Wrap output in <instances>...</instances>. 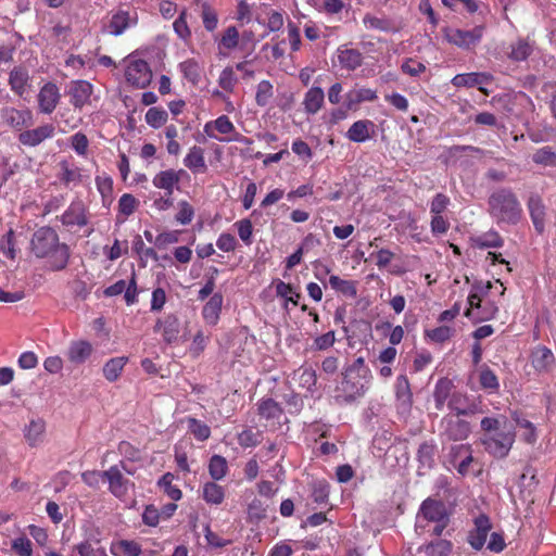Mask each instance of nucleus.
Here are the masks:
<instances>
[{"mask_svg": "<svg viewBox=\"0 0 556 556\" xmlns=\"http://www.w3.org/2000/svg\"><path fill=\"white\" fill-rule=\"evenodd\" d=\"M481 429L485 432L481 443L485 451L497 458H504L509 453L515 442V431L506 416L484 417L481 420Z\"/></svg>", "mask_w": 556, "mask_h": 556, "instance_id": "1", "label": "nucleus"}, {"mask_svg": "<svg viewBox=\"0 0 556 556\" xmlns=\"http://www.w3.org/2000/svg\"><path fill=\"white\" fill-rule=\"evenodd\" d=\"M31 251L37 257H49L53 270L64 269L68 263L70 249L59 242L58 233L50 227H41L31 238Z\"/></svg>", "mask_w": 556, "mask_h": 556, "instance_id": "2", "label": "nucleus"}, {"mask_svg": "<svg viewBox=\"0 0 556 556\" xmlns=\"http://www.w3.org/2000/svg\"><path fill=\"white\" fill-rule=\"evenodd\" d=\"M490 214L497 223L517 224L522 208L516 194L506 188L494 191L489 198Z\"/></svg>", "mask_w": 556, "mask_h": 556, "instance_id": "3", "label": "nucleus"}, {"mask_svg": "<svg viewBox=\"0 0 556 556\" xmlns=\"http://www.w3.org/2000/svg\"><path fill=\"white\" fill-rule=\"evenodd\" d=\"M342 380L336 388L334 399L339 404H351L362 397L367 390V382H362V378L350 374H342Z\"/></svg>", "mask_w": 556, "mask_h": 556, "instance_id": "4", "label": "nucleus"}, {"mask_svg": "<svg viewBox=\"0 0 556 556\" xmlns=\"http://www.w3.org/2000/svg\"><path fill=\"white\" fill-rule=\"evenodd\" d=\"M471 432L470 424L457 415L447 414L440 422V437L445 441H464Z\"/></svg>", "mask_w": 556, "mask_h": 556, "instance_id": "5", "label": "nucleus"}, {"mask_svg": "<svg viewBox=\"0 0 556 556\" xmlns=\"http://www.w3.org/2000/svg\"><path fill=\"white\" fill-rule=\"evenodd\" d=\"M484 26L478 25L470 30L464 29H446L445 38L462 49H470L478 45L483 36Z\"/></svg>", "mask_w": 556, "mask_h": 556, "instance_id": "6", "label": "nucleus"}, {"mask_svg": "<svg viewBox=\"0 0 556 556\" xmlns=\"http://www.w3.org/2000/svg\"><path fill=\"white\" fill-rule=\"evenodd\" d=\"M103 477L109 483L110 492L118 498L125 497L129 489L134 486V483L124 477L118 466H112L108 470H104Z\"/></svg>", "mask_w": 556, "mask_h": 556, "instance_id": "7", "label": "nucleus"}, {"mask_svg": "<svg viewBox=\"0 0 556 556\" xmlns=\"http://www.w3.org/2000/svg\"><path fill=\"white\" fill-rule=\"evenodd\" d=\"M126 80L139 88H146L152 78L149 64L143 60H136L128 64L125 72Z\"/></svg>", "mask_w": 556, "mask_h": 556, "instance_id": "8", "label": "nucleus"}, {"mask_svg": "<svg viewBox=\"0 0 556 556\" xmlns=\"http://www.w3.org/2000/svg\"><path fill=\"white\" fill-rule=\"evenodd\" d=\"M492 81L493 76L490 73L458 74L452 79V84L455 87H478V89L485 96H489L490 91L483 86Z\"/></svg>", "mask_w": 556, "mask_h": 556, "instance_id": "9", "label": "nucleus"}, {"mask_svg": "<svg viewBox=\"0 0 556 556\" xmlns=\"http://www.w3.org/2000/svg\"><path fill=\"white\" fill-rule=\"evenodd\" d=\"M418 514L429 522L450 520L446 505L432 497H427L421 503Z\"/></svg>", "mask_w": 556, "mask_h": 556, "instance_id": "10", "label": "nucleus"}, {"mask_svg": "<svg viewBox=\"0 0 556 556\" xmlns=\"http://www.w3.org/2000/svg\"><path fill=\"white\" fill-rule=\"evenodd\" d=\"M491 528L492 525L486 515L482 514L475 519V529L468 534V543L473 549L480 551L483 547Z\"/></svg>", "mask_w": 556, "mask_h": 556, "instance_id": "11", "label": "nucleus"}, {"mask_svg": "<svg viewBox=\"0 0 556 556\" xmlns=\"http://www.w3.org/2000/svg\"><path fill=\"white\" fill-rule=\"evenodd\" d=\"M61 94L59 88L53 83L45 84L38 93L39 109L45 114H50L56 108Z\"/></svg>", "mask_w": 556, "mask_h": 556, "instance_id": "12", "label": "nucleus"}, {"mask_svg": "<svg viewBox=\"0 0 556 556\" xmlns=\"http://www.w3.org/2000/svg\"><path fill=\"white\" fill-rule=\"evenodd\" d=\"M54 129L52 124H46L35 129L21 132L18 140L24 146L36 147L46 139L51 138L54 135Z\"/></svg>", "mask_w": 556, "mask_h": 556, "instance_id": "13", "label": "nucleus"}, {"mask_svg": "<svg viewBox=\"0 0 556 556\" xmlns=\"http://www.w3.org/2000/svg\"><path fill=\"white\" fill-rule=\"evenodd\" d=\"M186 174L184 169H166L162 170L153 177V186L165 190L166 195H172L174 187L179 184L181 176Z\"/></svg>", "mask_w": 556, "mask_h": 556, "instance_id": "14", "label": "nucleus"}, {"mask_svg": "<svg viewBox=\"0 0 556 556\" xmlns=\"http://www.w3.org/2000/svg\"><path fill=\"white\" fill-rule=\"evenodd\" d=\"M93 348L90 342L85 340L73 341L66 351V358L73 365H81L90 357Z\"/></svg>", "mask_w": 556, "mask_h": 556, "instance_id": "15", "label": "nucleus"}, {"mask_svg": "<svg viewBox=\"0 0 556 556\" xmlns=\"http://www.w3.org/2000/svg\"><path fill=\"white\" fill-rule=\"evenodd\" d=\"M71 103L75 109H81L86 103L89 102L92 93V86L86 80H76L71 84L70 87Z\"/></svg>", "mask_w": 556, "mask_h": 556, "instance_id": "16", "label": "nucleus"}, {"mask_svg": "<svg viewBox=\"0 0 556 556\" xmlns=\"http://www.w3.org/2000/svg\"><path fill=\"white\" fill-rule=\"evenodd\" d=\"M61 222L67 227L87 225L85 206L81 202H73L61 216Z\"/></svg>", "mask_w": 556, "mask_h": 556, "instance_id": "17", "label": "nucleus"}, {"mask_svg": "<svg viewBox=\"0 0 556 556\" xmlns=\"http://www.w3.org/2000/svg\"><path fill=\"white\" fill-rule=\"evenodd\" d=\"M528 208L535 230L542 233L545 227V206L542 199L539 195H531L528 201Z\"/></svg>", "mask_w": 556, "mask_h": 556, "instance_id": "18", "label": "nucleus"}, {"mask_svg": "<svg viewBox=\"0 0 556 556\" xmlns=\"http://www.w3.org/2000/svg\"><path fill=\"white\" fill-rule=\"evenodd\" d=\"M1 117L3 122L9 126L20 128L29 124V121L31 119V113L28 110L4 108L1 110Z\"/></svg>", "mask_w": 556, "mask_h": 556, "instance_id": "19", "label": "nucleus"}, {"mask_svg": "<svg viewBox=\"0 0 556 556\" xmlns=\"http://www.w3.org/2000/svg\"><path fill=\"white\" fill-rule=\"evenodd\" d=\"M28 83L29 74L25 67L16 66L10 72L9 85L16 94L23 96L26 92Z\"/></svg>", "mask_w": 556, "mask_h": 556, "instance_id": "20", "label": "nucleus"}, {"mask_svg": "<svg viewBox=\"0 0 556 556\" xmlns=\"http://www.w3.org/2000/svg\"><path fill=\"white\" fill-rule=\"evenodd\" d=\"M223 306V295L214 293L203 307L202 315L206 324L216 325Z\"/></svg>", "mask_w": 556, "mask_h": 556, "instance_id": "21", "label": "nucleus"}, {"mask_svg": "<svg viewBox=\"0 0 556 556\" xmlns=\"http://www.w3.org/2000/svg\"><path fill=\"white\" fill-rule=\"evenodd\" d=\"M162 329V336L167 343H173L179 336V320L175 315H168L164 320H159L155 330Z\"/></svg>", "mask_w": 556, "mask_h": 556, "instance_id": "22", "label": "nucleus"}, {"mask_svg": "<svg viewBox=\"0 0 556 556\" xmlns=\"http://www.w3.org/2000/svg\"><path fill=\"white\" fill-rule=\"evenodd\" d=\"M59 173L58 178L62 184L68 186L70 184H77L81 180L80 169L73 163L63 160L58 164Z\"/></svg>", "mask_w": 556, "mask_h": 556, "instance_id": "23", "label": "nucleus"}, {"mask_svg": "<svg viewBox=\"0 0 556 556\" xmlns=\"http://www.w3.org/2000/svg\"><path fill=\"white\" fill-rule=\"evenodd\" d=\"M185 165L194 174L205 173L207 166L204 160L203 149L200 147H192L184 160Z\"/></svg>", "mask_w": 556, "mask_h": 556, "instance_id": "24", "label": "nucleus"}, {"mask_svg": "<svg viewBox=\"0 0 556 556\" xmlns=\"http://www.w3.org/2000/svg\"><path fill=\"white\" fill-rule=\"evenodd\" d=\"M46 431V422L38 418L30 420L29 425L25 428V439L29 446L34 447L40 444L43 440Z\"/></svg>", "mask_w": 556, "mask_h": 556, "instance_id": "25", "label": "nucleus"}, {"mask_svg": "<svg viewBox=\"0 0 556 556\" xmlns=\"http://www.w3.org/2000/svg\"><path fill=\"white\" fill-rule=\"evenodd\" d=\"M374 127V123L368 119H362L353 123L348 130V138L354 142H364L370 138L369 129Z\"/></svg>", "mask_w": 556, "mask_h": 556, "instance_id": "26", "label": "nucleus"}, {"mask_svg": "<svg viewBox=\"0 0 556 556\" xmlns=\"http://www.w3.org/2000/svg\"><path fill=\"white\" fill-rule=\"evenodd\" d=\"M325 93L320 87H312L305 93L303 105L308 114L317 113L324 103Z\"/></svg>", "mask_w": 556, "mask_h": 556, "instance_id": "27", "label": "nucleus"}, {"mask_svg": "<svg viewBox=\"0 0 556 556\" xmlns=\"http://www.w3.org/2000/svg\"><path fill=\"white\" fill-rule=\"evenodd\" d=\"M339 63L342 67L354 71L363 63V55L356 49H339Z\"/></svg>", "mask_w": 556, "mask_h": 556, "instance_id": "28", "label": "nucleus"}, {"mask_svg": "<svg viewBox=\"0 0 556 556\" xmlns=\"http://www.w3.org/2000/svg\"><path fill=\"white\" fill-rule=\"evenodd\" d=\"M453 544L448 540H435L418 548L419 553L428 556H450Z\"/></svg>", "mask_w": 556, "mask_h": 556, "instance_id": "29", "label": "nucleus"}, {"mask_svg": "<svg viewBox=\"0 0 556 556\" xmlns=\"http://www.w3.org/2000/svg\"><path fill=\"white\" fill-rule=\"evenodd\" d=\"M376 99V91L369 88L353 89L345 94L348 109H352L364 101H374Z\"/></svg>", "mask_w": 556, "mask_h": 556, "instance_id": "30", "label": "nucleus"}, {"mask_svg": "<svg viewBox=\"0 0 556 556\" xmlns=\"http://www.w3.org/2000/svg\"><path fill=\"white\" fill-rule=\"evenodd\" d=\"M531 359L536 370H546L555 361L552 351L545 346H538L532 352Z\"/></svg>", "mask_w": 556, "mask_h": 556, "instance_id": "31", "label": "nucleus"}, {"mask_svg": "<svg viewBox=\"0 0 556 556\" xmlns=\"http://www.w3.org/2000/svg\"><path fill=\"white\" fill-rule=\"evenodd\" d=\"M453 382L447 378H441L434 388L433 397L435 402V408L441 410L448 397H451V391Z\"/></svg>", "mask_w": 556, "mask_h": 556, "instance_id": "32", "label": "nucleus"}, {"mask_svg": "<svg viewBox=\"0 0 556 556\" xmlns=\"http://www.w3.org/2000/svg\"><path fill=\"white\" fill-rule=\"evenodd\" d=\"M467 399L459 394L454 393L450 397V401L447 403V407L453 412V415L460 416H468L475 414V406L466 404Z\"/></svg>", "mask_w": 556, "mask_h": 556, "instance_id": "33", "label": "nucleus"}, {"mask_svg": "<svg viewBox=\"0 0 556 556\" xmlns=\"http://www.w3.org/2000/svg\"><path fill=\"white\" fill-rule=\"evenodd\" d=\"M282 413L280 405L273 399L263 400L258 404V414L267 420L279 419Z\"/></svg>", "mask_w": 556, "mask_h": 556, "instance_id": "34", "label": "nucleus"}, {"mask_svg": "<svg viewBox=\"0 0 556 556\" xmlns=\"http://www.w3.org/2000/svg\"><path fill=\"white\" fill-rule=\"evenodd\" d=\"M126 363L127 357H114L108 361L103 366L105 379L111 382L117 380Z\"/></svg>", "mask_w": 556, "mask_h": 556, "instance_id": "35", "label": "nucleus"}, {"mask_svg": "<svg viewBox=\"0 0 556 556\" xmlns=\"http://www.w3.org/2000/svg\"><path fill=\"white\" fill-rule=\"evenodd\" d=\"M329 285L332 289L341 292L346 296L355 298L357 294L355 282L352 280H344L339 276L331 275L329 278Z\"/></svg>", "mask_w": 556, "mask_h": 556, "instance_id": "36", "label": "nucleus"}, {"mask_svg": "<svg viewBox=\"0 0 556 556\" xmlns=\"http://www.w3.org/2000/svg\"><path fill=\"white\" fill-rule=\"evenodd\" d=\"M129 13L126 11H118L112 16L109 25L110 34L114 36L121 35L129 26Z\"/></svg>", "mask_w": 556, "mask_h": 556, "instance_id": "37", "label": "nucleus"}, {"mask_svg": "<svg viewBox=\"0 0 556 556\" xmlns=\"http://www.w3.org/2000/svg\"><path fill=\"white\" fill-rule=\"evenodd\" d=\"M395 393L399 401H401L404 405L412 404V391L409 381L406 376H399L395 383Z\"/></svg>", "mask_w": 556, "mask_h": 556, "instance_id": "38", "label": "nucleus"}, {"mask_svg": "<svg viewBox=\"0 0 556 556\" xmlns=\"http://www.w3.org/2000/svg\"><path fill=\"white\" fill-rule=\"evenodd\" d=\"M532 46L528 41L519 39L516 43L511 45L508 58L516 62L525 61L532 53Z\"/></svg>", "mask_w": 556, "mask_h": 556, "instance_id": "39", "label": "nucleus"}, {"mask_svg": "<svg viewBox=\"0 0 556 556\" xmlns=\"http://www.w3.org/2000/svg\"><path fill=\"white\" fill-rule=\"evenodd\" d=\"M203 497L207 503L220 504L224 500V490L215 482H207L203 488Z\"/></svg>", "mask_w": 556, "mask_h": 556, "instance_id": "40", "label": "nucleus"}, {"mask_svg": "<svg viewBox=\"0 0 556 556\" xmlns=\"http://www.w3.org/2000/svg\"><path fill=\"white\" fill-rule=\"evenodd\" d=\"M180 70L186 79H188L193 85H197L201 77V68L198 62L194 60H187L180 63Z\"/></svg>", "mask_w": 556, "mask_h": 556, "instance_id": "41", "label": "nucleus"}, {"mask_svg": "<svg viewBox=\"0 0 556 556\" xmlns=\"http://www.w3.org/2000/svg\"><path fill=\"white\" fill-rule=\"evenodd\" d=\"M479 382L482 389L497 391L500 388L496 375L486 366L481 367Z\"/></svg>", "mask_w": 556, "mask_h": 556, "instance_id": "42", "label": "nucleus"}, {"mask_svg": "<svg viewBox=\"0 0 556 556\" xmlns=\"http://www.w3.org/2000/svg\"><path fill=\"white\" fill-rule=\"evenodd\" d=\"M417 457L422 467L431 468L434 465V445L424 442L419 445Z\"/></svg>", "mask_w": 556, "mask_h": 556, "instance_id": "43", "label": "nucleus"}, {"mask_svg": "<svg viewBox=\"0 0 556 556\" xmlns=\"http://www.w3.org/2000/svg\"><path fill=\"white\" fill-rule=\"evenodd\" d=\"M168 114L165 110L160 108H150L146 113V122L153 128H160L167 121Z\"/></svg>", "mask_w": 556, "mask_h": 556, "instance_id": "44", "label": "nucleus"}, {"mask_svg": "<svg viewBox=\"0 0 556 556\" xmlns=\"http://www.w3.org/2000/svg\"><path fill=\"white\" fill-rule=\"evenodd\" d=\"M208 471L214 480H220L227 471V462L223 456L214 455L208 464Z\"/></svg>", "mask_w": 556, "mask_h": 556, "instance_id": "45", "label": "nucleus"}, {"mask_svg": "<svg viewBox=\"0 0 556 556\" xmlns=\"http://www.w3.org/2000/svg\"><path fill=\"white\" fill-rule=\"evenodd\" d=\"M188 429L200 441H205L211 435L210 427L195 418H188Z\"/></svg>", "mask_w": 556, "mask_h": 556, "instance_id": "46", "label": "nucleus"}, {"mask_svg": "<svg viewBox=\"0 0 556 556\" xmlns=\"http://www.w3.org/2000/svg\"><path fill=\"white\" fill-rule=\"evenodd\" d=\"M114 554H123L124 556H139L141 548L138 543L134 541L122 540L113 546Z\"/></svg>", "mask_w": 556, "mask_h": 556, "instance_id": "47", "label": "nucleus"}, {"mask_svg": "<svg viewBox=\"0 0 556 556\" xmlns=\"http://www.w3.org/2000/svg\"><path fill=\"white\" fill-rule=\"evenodd\" d=\"M366 27L378 29L381 31H390L393 29V25L390 20L377 17L370 14H366L363 18Z\"/></svg>", "mask_w": 556, "mask_h": 556, "instance_id": "48", "label": "nucleus"}, {"mask_svg": "<svg viewBox=\"0 0 556 556\" xmlns=\"http://www.w3.org/2000/svg\"><path fill=\"white\" fill-rule=\"evenodd\" d=\"M15 232L10 229L0 240V251L11 260L15 258Z\"/></svg>", "mask_w": 556, "mask_h": 556, "instance_id": "49", "label": "nucleus"}, {"mask_svg": "<svg viewBox=\"0 0 556 556\" xmlns=\"http://www.w3.org/2000/svg\"><path fill=\"white\" fill-rule=\"evenodd\" d=\"M273 97V85L268 80H262L257 85V91L255 96L256 103L261 106L268 104Z\"/></svg>", "mask_w": 556, "mask_h": 556, "instance_id": "50", "label": "nucleus"}, {"mask_svg": "<svg viewBox=\"0 0 556 556\" xmlns=\"http://www.w3.org/2000/svg\"><path fill=\"white\" fill-rule=\"evenodd\" d=\"M476 242L480 248H501L503 245V239L496 231L483 233L476 240Z\"/></svg>", "mask_w": 556, "mask_h": 556, "instance_id": "51", "label": "nucleus"}, {"mask_svg": "<svg viewBox=\"0 0 556 556\" xmlns=\"http://www.w3.org/2000/svg\"><path fill=\"white\" fill-rule=\"evenodd\" d=\"M261 432L245 429L238 435V442L242 447H252L261 443Z\"/></svg>", "mask_w": 556, "mask_h": 556, "instance_id": "52", "label": "nucleus"}, {"mask_svg": "<svg viewBox=\"0 0 556 556\" xmlns=\"http://www.w3.org/2000/svg\"><path fill=\"white\" fill-rule=\"evenodd\" d=\"M173 475L167 472L165 473L159 481V485L164 488V492L167 496L173 501H178L181 498V491L172 484Z\"/></svg>", "mask_w": 556, "mask_h": 556, "instance_id": "53", "label": "nucleus"}, {"mask_svg": "<svg viewBox=\"0 0 556 556\" xmlns=\"http://www.w3.org/2000/svg\"><path fill=\"white\" fill-rule=\"evenodd\" d=\"M426 336L433 342L443 343L453 336V329L447 326H440L426 331Z\"/></svg>", "mask_w": 556, "mask_h": 556, "instance_id": "54", "label": "nucleus"}, {"mask_svg": "<svg viewBox=\"0 0 556 556\" xmlns=\"http://www.w3.org/2000/svg\"><path fill=\"white\" fill-rule=\"evenodd\" d=\"M533 162L536 164L543 165H555L556 164V153L552 151L549 147H544L539 149L533 154Z\"/></svg>", "mask_w": 556, "mask_h": 556, "instance_id": "55", "label": "nucleus"}, {"mask_svg": "<svg viewBox=\"0 0 556 556\" xmlns=\"http://www.w3.org/2000/svg\"><path fill=\"white\" fill-rule=\"evenodd\" d=\"M138 203V200L132 194L125 193L118 201V210L125 216H129L136 211Z\"/></svg>", "mask_w": 556, "mask_h": 556, "instance_id": "56", "label": "nucleus"}, {"mask_svg": "<svg viewBox=\"0 0 556 556\" xmlns=\"http://www.w3.org/2000/svg\"><path fill=\"white\" fill-rule=\"evenodd\" d=\"M178 206L179 211L175 217L176 220L181 225L190 224L194 216L193 207L187 201H180Z\"/></svg>", "mask_w": 556, "mask_h": 556, "instance_id": "57", "label": "nucleus"}, {"mask_svg": "<svg viewBox=\"0 0 556 556\" xmlns=\"http://www.w3.org/2000/svg\"><path fill=\"white\" fill-rule=\"evenodd\" d=\"M79 556H108L106 552L102 547H94L89 542H83L75 546Z\"/></svg>", "mask_w": 556, "mask_h": 556, "instance_id": "58", "label": "nucleus"}, {"mask_svg": "<svg viewBox=\"0 0 556 556\" xmlns=\"http://www.w3.org/2000/svg\"><path fill=\"white\" fill-rule=\"evenodd\" d=\"M237 79L235 72L231 67H226L222 71L218 84L226 91H232Z\"/></svg>", "mask_w": 556, "mask_h": 556, "instance_id": "59", "label": "nucleus"}, {"mask_svg": "<svg viewBox=\"0 0 556 556\" xmlns=\"http://www.w3.org/2000/svg\"><path fill=\"white\" fill-rule=\"evenodd\" d=\"M238 235L245 244H251V237L253 232L252 223L250 219L244 218L236 223Z\"/></svg>", "mask_w": 556, "mask_h": 556, "instance_id": "60", "label": "nucleus"}, {"mask_svg": "<svg viewBox=\"0 0 556 556\" xmlns=\"http://www.w3.org/2000/svg\"><path fill=\"white\" fill-rule=\"evenodd\" d=\"M202 18H203L204 27L208 31H212L216 28V26H217L216 13L206 3H204L202 5Z\"/></svg>", "mask_w": 556, "mask_h": 556, "instance_id": "61", "label": "nucleus"}, {"mask_svg": "<svg viewBox=\"0 0 556 556\" xmlns=\"http://www.w3.org/2000/svg\"><path fill=\"white\" fill-rule=\"evenodd\" d=\"M344 372L356 376L357 378H365L369 372V369L365 367V359L363 357H358L345 369Z\"/></svg>", "mask_w": 556, "mask_h": 556, "instance_id": "62", "label": "nucleus"}, {"mask_svg": "<svg viewBox=\"0 0 556 556\" xmlns=\"http://www.w3.org/2000/svg\"><path fill=\"white\" fill-rule=\"evenodd\" d=\"M12 548L20 556H30L31 555V542L29 539L22 536L17 538L12 543Z\"/></svg>", "mask_w": 556, "mask_h": 556, "instance_id": "63", "label": "nucleus"}, {"mask_svg": "<svg viewBox=\"0 0 556 556\" xmlns=\"http://www.w3.org/2000/svg\"><path fill=\"white\" fill-rule=\"evenodd\" d=\"M239 33L235 26H230L225 30L222 37V45L227 49H233L238 45Z\"/></svg>", "mask_w": 556, "mask_h": 556, "instance_id": "64", "label": "nucleus"}]
</instances>
